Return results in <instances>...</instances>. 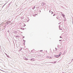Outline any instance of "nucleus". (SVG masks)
<instances>
[{
  "mask_svg": "<svg viewBox=\"0 0 73 73\" xmlns=\"http://www.w3.org/2000/svg\"><path fill=\"white\" fill-rule=\"evenodd\" d=\"M46 57L48 58H52V57H50V56H47Z\"/></svg>",
  "mask_w": 73,
  "mask_h": 73,
  "instance_id": "1",
  "label": "nucleus"
},
{
  "mask_svg": "<svg viewBox=\"0 0 73 73\" xmlns=\"http://www.w3.org/2000/svg\"><path fill=\"white\" fill-rule=\"evenodd\" d=\"M55 57H56L57 58H58V55H55Z\"/></svg>",
  "mask_w": 73,
  "mask_h": 73,
  "instance_id": "2",
  "label": "nucleus"
},
{
  "mask_svg": "<svg viewBox=\"0 0 73 73\" xmlns=\"http://www.w3.org/2000/svg\"><path fill=\"white\" fill-rule=\"evenodd\" d=\"M61 54V52H60L59 54V56H60V55Z\"/></svg>",
  "mask_w": 73,
  "mask_h": 73,
  "instance_id": "3",
  "label": "nucleus"
},
{
  "mask_svg": "<svg viewBox=\"0 0 73 73\" xmlns=\"http://www.w3.org/2000/svg\"><path fill=\"white\" fill-rule=\"evenodd\" d=\"M31 61H34V60H33V59H32L31 60Z\"/></svg>",
  "mask_w": 73,
  "mask_h": 73,
  "instance_id": "4",
  "label": "nucleus"
},
{
  "mask_svg": "<svg viewBox=\"0 0 73 73\" xmlns=\"http://www.w3.org/2000/svg\"><path fill=\"white\" fill-rule=\"evenodd\" d=\"M59 29H60V30H62V29L61 28H59Z\"/></svg>",
  "mask_w": 73,
  "mask_h": 73,
  "instance_id": "5",
  "label": "nucleus"
},
{
  "mask_svg": "<svg viewBox=\"0 0 73 73\" xmlns=\"http://www.w3.org/2000/svg\"><path fill=\"white\" fill-rule=\"evenodd\" d=\"M52 13H51V14H52V13H53V12H52Z\"/></svg>",
  "mask_w": 73,
  "mask_h": 73,
  "instance_id": "6",
  "label": "nucleus"
},
{
  "mask_svg": "<svg viewBox=\"0 0 73 73\" xmlns=\"http://www.w3.org/2000/svg\"><path fill=\"white\" fill-rule=\"evenodd\" d=\"M40 52H42V50H40Z\"/></svg>",
  "mask_w": 73,
  "mask_h": 73,
  "instance_id": "7",
  "label": "nucleus"
},
{
  "mask_svg": "<svg viewBox=\"0 0 73 73\" xmlns=\"http://www.w3.org/2000/svg\"><path fill=\"white\" fill-rule=\"evenodd\" d=\"M53 16H55V14H54V15H53Z\"/></svg>",
  "mask_w": 73,
  "mask_h": 73,
  "instance_id": "8",
  "label": "nucleus"
},
{
  "mask_svg": "<svg viewBox=\"0 0 73 73\" xmlns=\"http://www.w3.org/2000/svg\"><path fill=\"white\" fill-rule=\"evenodd\" d=\"M60 38H62V36H60Z\"/></svg>",
  "mask_w": 73,
  "mask_h": 73,
  "instance_id": "9",
  "label": "nucleus"
},
{
  "mask_svg": "<svg viewBox=\"0 0 73 73\" xmlns=\"http://www.w3.org/2000/svg\"><path fill=\"white\" fill-rule=\"evenodd\" d=\"M59 41H61V40H59Z\"/></svg>",
  "mask_w": 73,
  "mask_h": 73,
  "instance_id": "10",
  "label": "nucleus"
},
{
  "mask_svg": "<svg viewBox=\"0 0 73 73\" xmlns=\"http://www.w3.org/2000/svg\"><path fill=\"white\" fill-rule=\"evenodd\" d=\"M49 12L50 13V11Z\"/></svg>",
  "mask_w": 73,
  "mask_h": 73,
  "instance_id": "11",
  "label": "nucleus"
},
{
  "mask_svg": "<svg viewBox=\"0 0 73 73\" xmlns=\"http://www.w3.org/2000/svg\"><path fill=\"white\" fill-rule=\"evenodd\" d=\"M63 17H64V16Z\"/></svg>",
  "mask_w": 73,
  "mask_h": 73,
  "instance_id": "12",
  "label": "nucleus"
}]
</instances>
